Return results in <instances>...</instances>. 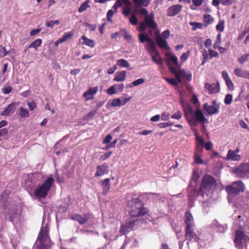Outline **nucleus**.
I'll return each instance as SVG.
<instances>
[{
	"label": "nucleus",
	"instance_id": "obj_18",
	"mask_svg": "<svg viewBox=\"0 0 249 249\" xmlns=\"http://www.w3.org/2000/svg\"><path fill=\"white\" fill-rule=\"evenodd\" d=\"M203 109L209 115H212L219 113L220 106L213 107L209 105L207 103H205L203 105Z\"/></svg>",
	"mask_w": 249,
	"mask_h": 249
},
{
	"label": "nucleus",
	"instance_id": "obj_4",
	"mask_svg": "<svg viewBox=\"0 0 249 249\" xmlns=\"http://www.w3.org/2000/svg\"><path fill=\"white\" fill-rule=\"evenodd\" d=\"M127 204L130 208L129 213L132 217L144 215L148 212V209L143 207V202L139 198H133L128 201Z\"/></svg>",
	"mask_w": 249,
	"mask_h": 249
},
{
	"label": "nucleus",
	"instance_id": "obj_47",
	"mask_svg": "<svg viewBox=\"0 0 249 249\" xmlns=\"http://www.w3.org/2000/svg\"><path fill=\"white\" fill-rule=\"evenodd\" d=\"M221 43V35L218 34L216 36V40L213 45V47L214 49H217L219 47V44Z\"/></svg>",
	"mask_w": 249,
	"mask_h": 249
},
{
	"label": "nucleus",
	"instance_id": "obj_5",
	"mask_svg": "<svg viewBox=\"0 0 249 249\" xmlns=\"http://www.w3.org/2000/svg\"><path fill=\"white\" fill-rule=\"evenodd\" d=\"M54 179L52 175H50L44 182L38 184L37 187L34 190V196L37 198H44L51 190Z\"/></svg>",
	"mask_w": 249,
	"mask_h": 249
},
{
	"label": "nucleus",
	"instance_id": "obj_48",
	"mask_svg": "<svg viewBox=\"0 0 249 249\" xmlns=\"http://www.w3.org/2000/svg\"><path fill=\"white\" fill-rule=\"evenodd\" d=\"M112 154L111 151H109L108 152H106L104 153L103 155L101 156V157L99 158V160L100 161H104L108 158H109Z\"/></svg>",
	"mask_w": 249,
	"mask_h": 249
},
{
	"label": "nucleus",
	"instance_id": "obj_32",
	"mask_svg": "<svg viewBox=\"0 0 249 249\" xmlns=\"http://www.w3.org/2000/svg\"><path fill=\"white\" fill-rule=\"evenodd\" d=\"M42 42V39L40 38H37L35 40L32 42L29 46L27 47V48L25 50V51L26 52L27 50L31 48H33L36 50H37V48L41 45Z\"/></svg>",
	"mask_w": 249,
	"mask_h": 249
},
{
	"label": "nucleus",
	"instance_id": "obj_9",
	"mask_svg": "<svg viewBox=\"0 0 249 249\" xmlns=\"http://www.w3.org/2000/svg\"><path fill=\"white\" fill-rule=\"evenodd\" d=\"M139 37L141 43H143L144 41L148 42L147 45L145 48L150 55L158 52L153 40L148 34H141L139 35Z\"/></svg>",
	"mask_w": 249,
	"mask_h": 249
},
{
	"label": "nucleus",
	"instance_id": "obj_6",
	"mask_svg": "<svg viewBox=\"0 0 249 249\" xmlns=\"http://www.w3.org/2000/svg\"><path fill=\"white\" fill-rule=\"evenodd\" d=\"M7 196L6 194H2L0 196V205L2 206L4 208V213L8 219L11 221L14 224L17 218H18L19 213L17 212L16 206H10V208H8L7 205Z\"/></svg>",
	"mask_w": 249,
	"mask_h": 249
},
{
	"label": "nucleus",
	"instance_id": "obj_17",
	"mask_svg": "<svg viewBox=\"0 0 249 249\" xmlns=\"http://www.w3.org/2000/svg\"><path fill=\"white\" fill-rule=\"evenodd\" d=\"M109 172L108 165L107 163H104L103 165L97 167V171L95 173V177H101L108 174Z\"/></svg>",
	"mask_w": 249,
	"mask_h": 249
},
{
	"label": "nucleus",
	"instance_id": "obj_36",
	"mask_svg": "<svg viewBox=\"0 0 249 249\" xmlns=\"http://www.w3.org/2000/svg\"><path fill=\"white\" fill-rule=\"evenodd\" d=\"M81 39L83 40V44L91 48H93L94 47L95 43L94 41L93 40L88 38L85 36H83L81 37Z\"/></svg>",
	"mask_w": 249,
	"mask_h": 249
},
{
	"label": "nucleus",
	"instance_id": "obj_57",
	"mask_svg": "<svg viewBox=\"0 0 249 249\" xmlns=\"http://www.w3.org/2000/svg\"><path fill=\"white\" fill-rule=\"evenodd\" d=\"M116 93V88L115 87V86H112L110 87L107 89V93L108 95H113Z\"/></svg>",
	"mask_w": 249,
	"mask_h": 249
},
{
	"label": "nucleus",
	"instance_id": "obj_53",
	"mask_svg": "<svg viewBox=\"0 0 249 249\" xmlns=\"http://www.w3.org/2000/svg\"><path fill=\"white\" fill-rule=\"evenodd\" d=\"M144 79L143 78H139L134 81L132 83V84L133 86H138L143 84L144 82Z\"/></svg>",
	"mask_w": 249,
	"mask_h": 249
},
{
	"label": "nucleus",
	"instance_id": "obj_51",
	"mask_svg": "<svg viewBox=\"0 0 249 249\" xmlns=\"http://www.w3.org/2000/svg\"><path fill=\"white\" fill-rule=\"evenodd\" d=\"M249 56V54H244L240 57L238 58L237 60L241 64H243L246 62Z\"/></svg>",
	"mask_w": 249,
	"mask_h": 249
},
{
	"label": "nucleus",
	"instance_id": "obj_24",
	"mask_svg": "<svg viewBox=\"0 0 249 249\" xmlns=\"http://www.w3.org/2000/svg\"><path fill=\"white\" fill-rule=\"evenodd\" d=\"M156 40L158 45L161 48L166 50H170V47L167 44V41L163 39L160 35L156 37Z\"/></svg>",
	"mask_w": 249,
	"mask_h": 249
},
{
	"label": "nucleus",
	"instance_id": "obj_46",
	"mask_svg": "<svg viewBox=\"0 0 249 249\" xmlns=\"http://www.w3.org/2000/svg\"><path fill=\"white\" fill-rule=\"evenodd\" d=\"M225 21L224 20H220L218 24L216 26V29L218 31L222 32L224 29Z\"/></svg>",
	"mask_w": 249,
	"mask_h": 249
},
{
	"label": "nucleus",
	"instance_id": "obj_44",
	"mask_svg": "<svg viewBox=\"0 0 249 249\" xmlns=\"http://www.w3.org/2000/svg\"><path fill=\"white\" fill-rule=\"evenodd\" d=\"M73 35V33L72 32H70L65 33V35L60 38L62 42L63 43L71 38Z\"/></svg>",
	"mask_w": 249,
	"mask_h": 249
},
{
	"label": "nucleus",
	"instance_id": "obj_11",
	"mask_svg": "<svg viewBox=\"0 0 249 249\" xmlns=\"http://www.w3.org/2000/svg\"><path fill=\"white\" fill-rule=\"evenodd\" d=\"M236 175L243 178H249V163H246L241 164L235 170Z\"/></svg>",
	"mask_w": 249,
	"mask_h": 249
},
{
	"label": "nucleus",
	"instance_id": "obj_60",
	"mask_svg": "<svg viewBox=\"0 0 249 249\" xmlns=\"http://www.w3.org/2000/svg\"><path fill=\"white\" fill-rule=\"evenodd\" d=\"M164 79L171 85L175 86L178 85V82L174 78H165Z\"/></svg>",
	"mask_w": 249,
	"mask_h": 249
},
{
	"label": "nucleus",
	"instance_id": "obj_16",
	"mask_svg": "<svg viewBox=\"0 0 249 249\" xmlns=\"http://www.w3.org/2000/svg\"><path fill=\"white\" fill-rule=\"evenodd\" d=\"M144 22L146 23L147 27L152 29H155L157 27V24L154 20V14L151 13L148 15L144 17Z\"/></svg>",
	"mask_w": 249,
	"mask_h": 249
},
{
	"label": "nucleus",
	"instance_id": "obj_27",
	"mask_svg": "<svg viewBox=\"0 0 249 249\" xmlns=\"http://www.w3.org/2000/svg\"><path fill=\"white\" fill-rule=\"evenodd\" d=\"M165 56L168 64L172 62L176 66L178 65V58L174 54L168 52L166 53Z\"/></svg>",
	"mask_w": 249,
	"mask_h": 249
},
{
	"label": "nucleus",
	"instance_id": "obj_1",
	"mask_svg": "<svg viewBox=\"0 0 249 249\" xmlns=\"http://www.w3.org/2000/svg\"><path fill=\"white\" fill-rule=\"evenodd\" d=\"M215 188V180L213 178L209 176H204L202 178L200 189L198 192L196 190L192 191L189 194V205L192 207L193 201L196 199V196L201 197L200 200L202 201V205L206 211L208 210V205L215 199L214 189Z\"/></svg>",
	"mask_w": 249,
	"mask_h": 249
},
{
	"label": "nucleus",
	"instance_id": "obj_28",
	"mask_svg": "<svg viewBox=\"0 0 249 249\" xmlns=\"http://www.w3.org/2000/svg\"><path fill=\"white\" fill-rule=\"evenodd\" d=\"M126 72L125 71H118L116 73L115 76L113 79L114 81L123 82L126 78Z\"/></svg>",
	"mask_w": 249,
	"mask_h": 249
},
{
	"label": "nucleus",
	"instance_id": "obj_52",
	"mask_svg": "<svg viewBox=\"0 0 249 249\" xmlns=\"http://www.w3.org/2000/svg\"><path fill=\"white\" fill-rule=\"evenodd\" d=\"M129 22L132 25H137L138 24V18H136L135 15H133L129 18Z\"/></svg>",
	"mask_w": 249,
	"mask_h": 249
},
{
	"label": "nucleus",
	"instance_id": "obj_20",
	"mask_svg": "<svg viewBox=\"0 0 249 249\" xmlns=\"http://www.w3.org/2000/svg\"><path fill=\"white\" fill-rule=\"evenodd\" d=\"M205 88L208 89L209 92L212 94H215L220 90L219 84L217 82L216 83L209 84L205 83Z\"/></svg>",
	"mask_w": 249,
	"mask_h": 249
},
{
	"label": "nucleus",
	"instance_id": "obj_62",
	"mask_svg": "<svg viewBox=\"0 0 249 249\" xmlns=\"http://www.w3.org/2000/svg\"><path fill=\"white\" fill-rule=\"evenodd\" d=\"M138 12L140 15L144 16V17L149 15L148 11L145 8L140 9L138 11Z\"/></svg>",
	"mask_w": 249,
	"mask_h": 249
},
{
	"label": "nucleus",
	"instance_id": "obj_26",
	"mask_svg": "<svg viewBox=\"0 0 249 249\" xmlns=\"http://www.w3.org/2000/svg\"><path fill=\"white\" fill-rule=\"evenodd\" d=\"M202 151V148L196 144V151L194 155L195 162L199 164H202L203 163V160L199 156L198 154Z\"/></svg>",
	"mask_w": 249,
	"mask_h": 249
},
{
	"label": "nucleus",
	"instance_id": "obj_42",
	"mask_svg": "<svg viewBox=\"0 0 249 249\" xmlns=\"http://www.w3.org/2000/svg\"><path fill=\"white\" fill-rule=\"evenodd\" d=\"M19 115L21 118H28L29 116V113L27 109L23 107H19Z\"/></svg>",
	"mask_w": 249,
	"mask_h": 249
},
{
	"label": "nucleus",
	"instance_id": "obj_56",
	"mask_svg": "<svg viewBox=\"0 0 249 249\" xmlns=\"http://www.w3.org/2000/svg\"><path fill=\"white\" fill-rule=\"evenodd\" d=\"M225 81L228 89L231 90H233L234 88L233 84L231 80V79L230 78L228 80H225Z\"/></svg>",
	"mask_w": 249,
	"mask_h": 249
},
{
	"label": "nucleus",
	"instance_id": "obj_3",
	"mask_svg": "<svg viewBox=\"0 0 249 249\" xmlns=\"http://www.w3.org/2000/svg\"><path fill=\"white\" fill-rule=\"evenodd\" d=\"M49 220H46L43 216L41 227L33 247V249H50L51 241L49 236Z\"/></svg>",
	"mask_w": 249,
	"mask_h": 249
},
{
	"label": "nucleus",
	"instance_id": "obj_39",
	"mask_svg": "<svg viewBox=\"0 0 249 249\" xmlns=\"http://www.w3.org/2000/svg\"><path fill=\"white\" fill-rule=\"evenodd\" d=\"M132 4L129 3L128 5H124L123 8V13L125 17H127L132 13L131 9Z\"/></svg>",
	"mask_w": 249,
	"mask_h": 249
},
{
	"label": "nucleus",
	"instance_id": "obj_12",
	"mask_svg": "<svg viewBox=\"0 0 249 249\" xmlns=\"http://www.w3.org/2000/svg\"><path fill=\"white\" fill-rule=\"evenodd\" d=\"M116 228L114 227L111 231H107L103 233L104 237L108 241L106 243V246L108 245L112 246V241H115L118 238L119 235L116 234Z\"/></svg>",
	"mask_w": 249,
	"mask_h": 249
},
{
	"label": "nucleus",
	"instance_id": "obj_21",
	"mask_svg": "<svg viewBox=\"0 0 249 249\" xmlns=\"http://www.w3.org/2000/svg\"><path fill=\"white\" fill-rule=\"evenodd\" d=\"M182 8V6L180 4L173 5L167 9V15L169 17L174 16L178 14Z\"/></svg>",
	"mask_w": 249,
	"mask_h": 249
},
{
	"label": "nucleus",
	"instance_id": "obj_35",
	"mask_svg": "<svg viewBox=\"0 0 249 249\" xmlns=\"http://www.w3.org/2000/svg\"><path fill=\"white\" fill-rule=\"evenodd\" d=\"M151 58L152 61L158 65L162 64V60L160 56V54L158 52L154 54H151Z\"/></svg>",
	"mask_w": 249,
	"mask_h": 249
},
{
	"label": "nucleus",
	"instance_id": "obj_22",
	"mask_svg": "<svg viewBox=\"0 0 249 249\" xmlns=\"http://www.w3.org/2000/svg\"><path fill=\"white\" fill-rule=\"evenodd\" d=\"M170 70L175 74L176 78L179 83L181 82V76H185L186 72L184 69H179L177 70L175 68L170 66Z\"/></svg>",
	"mask_w": 249,
	"mask_h": 249
},
{
	"label": "nucleus",
	"instance_id": "obj_55",
	"mask_svg": "<svg viewBox=\"0 0 249 249\" xmlns=\"http://www.w3.org/2000/svg\"><path fill=\"white\" fill-rule=\"evenodd\" d=\"M1 49H0V57H3L5 56L9 53V52L7 51L5 48L0 46Z\"/></svg>",
	"mask_w": 249,
	"mask_h": 249
},
{
	"label": "nucleus",
	"instance_id": "obj_54",
	"mask_svg": "<svg viewBox=\"0 0 249 249\" xmlns=\"http://www.w3.org/2000/svg\"><path fill=\"white\" fill-rule=\"evenodd\" d=\"M27 104L31 111L34 110L36 107V104L34 101L27 102Z\"/></svg>",
	"mask_w": 249,
	"mask_h": 249
},
{
	"label": "nucleus",
	"instance_id": "obj_7",
	"mask_svg": "<svg viewBox=\"0 0 249 249\" xmlns=\"http://www.w3.org/2000/svg\"><path fill=\"white\" fill-rule=\"evenodd\" d=\"M186 117L187 121L191 126H196L197 122L203 123H208V119H206L202 111L200 110H196L194 114L192 111L186 114Z\"/></svg>",
	"mask_w": 249,
	"mask_h": 249
},
{
	"label": "nucleus",
	"instance_id": "obj_40",
	"mask_svg": "<svg viewBox=\"0 0 249 249\" xmlns=\"http://www.w3.org/2000/svg\"><path fill=\"white\" fill-rule=\"evenodd\" d=\"M247 71H244L240 68H236L234 70V73L236 76L244 78L246 77Z\"/></svg>",
	"mask_w": 249,
	"mask_h": 249
},
{
	"label": "nucleus",
	"instance_id": "obj_64",
	"mask_svg": "<svg viewBox=\"0 0 249 249\" xmlns=\"http://www.w3.org/2000/svg\"><path fill=\"white\" fill-rule=\"evenodd\" d=\"M161 119L162 121H168L169 120V114L166 112H163L161 114Z\"/></svg>",
	"mask_w": 249,
	"mask_h": 249
},
{
	"label": "nucleus",
	"instance_id": "obj_13",
	"mask_svg": "<svg viewBox=\"0 0 249 249\" xmlns=\"http://www.w3.org/2000/svg\"><path fill=\"white\" fill-rule=\"evenodd\" d=\"M185 229L195 228V224L193 216L189 211L185 213L184 216Z\"/></svg>",
	"mask_w": 249,
	"mask_h": 249
},
{
	"label": "nucleus",
	"instance_id": "obj_43",
	"mask_svg": "<svg viewBox=\"0 0 249 249\" xmlns=\"http://www.w3.org/2000/svg\"><path fill=\"white\" fill-rule=\"evenodd\" d=\"M189 24L192 26V30L196 31L197 29H202L203 24L197 22H190Z\"/></svg>",
	"mask_w": 249,
	"mask_h": 249
},
{
	"label": "nucleus",
	"instance_id": "obj_34",
	"mask_svg": "<svg viewBox=\"0 0 249 249\" xmlns=\"http://www.w3.org/2000/svg\"><path fill=\"white\" fill-rule=\"evenodd\" d=\"M204 25L206 27L208 25L212 24L214 21V18L209 14H205L203 15Z\"/></svg>",
	"mask_w": 249,
	"mask_h": 249
},
{
	"label": "nucleus",
	"instance_id": "obj_59",
	"mask_svg": "<svg viewBox=\"0 0 249 249\" xmlns=\"http://www.w3.org/2000/svg\"><path fill=\"white\" fill-rule=\"evenodd\" d=\"M209 56L211 58H213V57H218V53L217 52H216L213 50H212V49H209Z\"/></svg>",
	"mask_w": 249,
	"mask_h": 249
},
{
	"label": "nucleus",
	"instance_id": "obj_8",
	"mask_svg": "<svg viewBox=\"0 0 249 249\" xmlns=\"http://www.w3.org/2000/svg\"><path fill=\"white\" fill-rule=\"evenodd\" d=\"M245 189V185L241 180L233 182L231 185L226 187L225 190L228 194L229 200L231 197L233 195H238L241 192H243Z\"/></svg>",
	"mask_w": 249,
	"mask_h": 249
},
{
	"label": "nucleus",
	"instance_id": "obj_14",
	"mask_svg": "<svg viewBox=\"0 0 249 249\" xmlns=\"http://www.w3.org/2000/svg\"><path fill=\"white\" fill-rule=\"evenodd\" d=\"M235 206L244 207L249 206V193L245 194L243 196L238 198L235 202Z\"/></svg>",
	"mask_w": 249,
	"mask_h": 249
},
{
	"label": "nucleus",
	"instance_id": "obj_10",
	"mask_svg": "<svg viewBox=\"0 0 249 249\" xmlns=\"http://www.w3.org/2000/svg\"><path fill=\"white\" fill-rule=\"evenodd\" d=\"M185 238L190 242H196L198 246L200 247L204 245V243L202 240L200 239L195 231V228L185 229Z\"/></svg>",
	"mask_w": 249,
	"mask_h": 249
},
{
	"label": "nucleus",
	"instance_id": "obj_41",
	"mask_svg": "<svg viewBox=\"0 0 249 249\" xmlns=\"http://www.w3.org/2000/svg\"><path fill=\"white\" fill-rule=\"evenodd\" d=\"M117 66H119L121 68H128L130 66L129 63L124 59H120L117 60Z\"/></svg>",
	"mask_w": 249,
	"mask_h": 249
},
{
	"label": "nucleus",
	"instance_id": "obj_45",
	"mask_svg": "<svg viewBox=\"0 0 249 249\" xmlns=\"http://www.w3.org/2000/svg\"><path fill=\"white\" fill-rule=\"evenodd\" d=\"M89 2V0H87L81 5L78 9L79 12L82 13L87 10V9L89 7V5L88 4Z\"/></svg>",
	"mask_w": 249,
	"mask_h": 249
},
{
	"label": "nucleus",
	"instance_id": "obj_37",
	"mask_svg": "<svg viewBox=\"0 0 249 249\" xmlns=\"http://www.w3.org/2000/svg\"><path fill=\"white\" fill-rule=\"evenodd\" d=\"M143 198L152 201L159 199V195L152 193H145L143 195Z\"/></svg>",
	"mask_w": 249,
	"mask_h": 249
},
{
	"label": "nucleus",
	"instance_id": "obj_30",
	"mask_svg": "<svg viewBox=\"0 0 249 249\" xmlns=\"http://www.w3.org/2000/svg\"><path fill=\"white\" fill-rule=\"evenodd\" d=\"M98 87L90 88L88 91L84 93V96L87 98V100L92 98V95L96 93L98 91Z\"/></svg>",
	"mask_w": 249,
	"mask_h": 249
},
{
	"label": "nucleus",
	"instance_id": "obj_50",
	"mask_svg": "<svg viewBox=\"0 0 249 249\" xmlns=\"http://www.w3.org/2000/svg\"><path fill=\"white\" fill-rule=\"evenodd\" d=\"M232 100V96L231 94H227L224 99V103L226 105H230Z\"/></svg>",
	"mask_w": 249,
	"mask_h": 249
},
{
	"label": "nucleus",
	"instance_id": "obj_58",
	"mask_svg": "<svg viewBox=\"0 0 249 249\" xmlns=\"http://www.w3.org/2000/svg\"><path fill=\"white\" fill-rule=\"evenodd\" d=\"M189 54L190 53L189 51H188L186 53H182L180 58V61L182 63L184 62L187 59L188 57L189 56Z\"/></svg>",
	"mask_w": 249,
	"mask_h": 249
},
{
	"label": "nucleus",
	"instance_id": "obj_15",
	"mask_svg": "<svg viewBox=\"0 0 249 249\" xmlns=\"http://www.w3.org/2000/svg\"><path fill=\"white\" fill-rule=\"evenodd\" d=\"M136 222V221L135 220L128 221L122 224L120 229V232L123 234H125L129 232L133 229L134 224Z\"/></svg>",
	"mask_w": 249,
	"mask_h": 249
},
{
	"label": "nucleus",
	"instance_id": "obj_25",
	"mask_svg": "<svg viewBox=\"0 0 249 249\" xmlns=\"http://www.w3.org/2000/svg\"><path fill=\"white\" fill-rule=\"evenodd\" d=\"M225 159L227 160L239 161L241 159V156L234 153L233 150H229Z\"/></svg>",
	"mask_w": 249,
	"mask_h": 249
},
{
	"label": "nucleus",
	"instance_id": "obj_49",
	"mask_svg": "<svg viewBox=\"0 0 249 249\" xmlns=\"http://www.w3.org/2000/svg\"><path fill=\"white\" fill-rule=\"evenodd\" d=\"M115 11H113L112 10H109L107 13V18L108 21L112 23V17H113Z\"/></svg>",
	"mask_w": 249,
	"mask_h": 249
},
{
	"label": "nucleus",
	"instance_id": "obj_61",
	"mask_svg": "<svg viewBox=\"0 0 249 249\" xmlns=\"http://www.w3.org/2000/svg\"><path fill=\"white\" fill-rule=\"evenodd\" d=\"M173 125V123L169 122H165V123H160L158 125L160 128H165L167 126H172Z\"/></svg>",
	"mask_w": 249,
	"mask_h": 249
},
{
	"label": "nucleus",
	"instance_id": "obj_2",
	"mask_svg": "<svg viewBox=\"0 0 249 249\" xmlns=\"http://www.w3.org/2000/svg\"><path fill=\"white\" fill-rule=\"evenodd\" d=\"M234 219L233 228L236 232V237L234 240L235 247L239 249H246L247 244L249 242V233L245 231L249 229V226L245 224L243 216L241 213L235 211L233 214Z\"/></svg>",
	"mask_w": 249,
	"mask_h": 249
},
{
	"label": "nucleus",
	"instance_id": "obj_23",
	"mask_svg": "<svg viewBox=\"0 0 249 249\" xmlns=\"http://www.w3.org/2000/svg\"><path fill=\"white\" fill-rule=\"evenodd\" d=\"M211 226L214 229L217 230L218 232L221 233L225 232L227 230V227L226 225H221L216 220L213 221L211 224Z\"/></svg>",
	"mask_w": 249,
	"mask_h": 249
},
{
	"label": "nucleus",
	"instance_id": "obj_63",
	"mask_svg": "<svg viewBox=\"0 0 249 249\" xmlns=\"http://www.w3.org/2000/svg\"><path fill=\"white\" fill-rule=\"evenodd\" d=\"M181 117H182V114H181V113L180 112V111H178L177 112L175 113L171 116L172 118L175 119L177 120H179Z\"/></svg>",
	"mask_w": 249,
	"mask_h": 249
},
{
	"label": "nucleus",
	"instance_id": "obj_33",
	"mask_svg": "<svg viewBox=\"0 0 249 249\" xmlns=\"http://www.w3.org/2000/svg\"><path fill=\"white\" fill-rule=\"evenodd\" d=\"M136 7H146L148 6L151 0H132Z\"/></svg>",
	"mask_w": 249,
	"mask_h": 249
},
{
	"label": "nucleus",
	"instance_id": "obj_31",
	"mask_svg": "<svg viewBox=\"0 0 249 249\" xmlns=\"http://www.w3.org/2000/svg\"><path fill=\"white\" fill-rule=\"evenodd\" d=\"M102 186L103 188V194L106 195L110 189V179L106 178L102 181Z\"/></svg>",
	"mask_w": 249,
	"mask_h": 249
},
{
	"label": "nucleus",
	"instance_id": "obj_29",
	"mask_svg": "<svg viewBox=\"0 0 249 249\" xmlns=\"http://www.w3.org/2000/svg\"><path fill=\"white\" fill-rule=\"evenodd\" d=\"M71 218L73 220L77 221L80 224H84L88 220V218L86 215H81L80 214H76L71 217Z\"/></svg>",
	"mask_w": 249,
	"mask_h": 249
},
{
	"label": "nucleus",
	"instance_id": "obj_19",
	"mask_svg": "<svg viewBox=\"0 0 249 249\" xmlns=\"http://www.w3.org/2000/svg\"><path fill=\"white\" fill-rule=\"evenodd\" d=\"M18 105V102H12L1 112V115L9 116L12 114L15 111L16 107Z\"/></svg>",
	"mask_w": 249,
	"mask_h": 249
},
{
	"label": "nucleus",
	"instance_id": "obj_38",
	"mask_svg": "<svg viewBox=\"0 0 249 249\" xmlns=\"http://www.w3.org/2000/svg\"><path fill=\"white\" fill-rule=\"evenodd\" d=\"M107 107H120L122 106V101L121 98H115L113 99L111 102L110 103V101H109L107 104Z\"/></svg>",
	"mask_w": 249,
	"mask_h": 249
}]
</instances>
